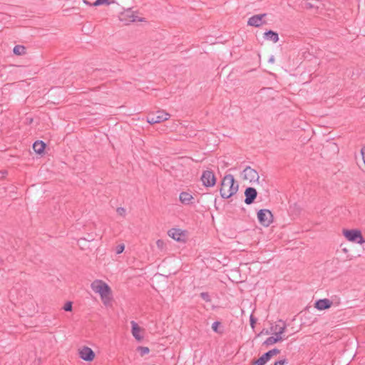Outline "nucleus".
<instances>
[{
    "mask_svg": "<svg viewBox=\"0 0 365 365\" xmlns=\"http://www.w3.org/2000/svg\"><path fill=\"white\" fill-rule=\"evenodd\" d=\"M200 297L205 302H210V296H209L208 293H207V292H202L200 294Z\"/></svg>",
    "mask_w": 365,
    "mask_h": 365,
    "instance_id": "a878e982",
    "label": "nucleus"
},
{
    "mask_svg": "<svg viewBox=\"0 0 365 365\" xmlns=\"http://www.w3.org/2000/svg\"><path fill=\"white\" fill-rule=\"evenodd\" d=\"M170 116L169 113L163 110H158L156 113L149 114L147 117V121L150 124L158 123L168 120Z\"/></svg>",
    "mask_w": 365,
    "mask_h": 365,
    "instance_id": "39448f33",
    "label": "nucleus"
},
{
    "mask_svg": "<svg viewBox=\"0 0 365 365\" xmlns=\"http://www.w3.org/2000/svg\"><path fill=\"white\" fill-rule=\"evenodd\" d=\"M156 245L158 247L161 248L163 247V245H164V242L163 240H158L157 242H156Z\"/></svg>",
    "mask_w": 365,
    "mask_h": 365,
    "instance_id": "7c9ffc66",
    "label": "nucleus"
},
{
    "mask_svg": "<svg viewBox=\"0 0 365 365\" xmlns=\"http://www.w3.org/2000/svg\"><path fill=\"white\" fill-rule=\"evenodd\" d=\"M257 219L262 225L268 227L273 221V215L270 210L262 209L257 212Z\"/></svg>",
    "mask_w": 365,
    "mask_h": 365,
    "instance_id": "20e7f679",
    "label": "nucleus"
},
{
    "mask_svg": "<svg viewBox=\"0 0 365 365\" xmlns=\"http://www.w3.org/2000/svg\"><path fill=\"white\" fill-rule=\"evenodd\" d=\"M332 303L328 299H319L315 303V307L318 310H324L331 307Z\"/></svg>",
    "mask_w": 365,
    "mask_h": 365,
    "instance_id": "dca6fc26",
    "label": "nucleus"
},
{
    "mask_svg": "<svg viewBox=\"0 0 365 365\" xmlns=\"http://www.w3.org/2000/svg\"><path fill=\"white\" fill-rule=\"evenodd\" d=\"M250 325L252 328L255 327V324L256 323V319H255V317H253V315H251L250 316Z\"/></svg>",
    "mask_w": 365,
    "mask_h": 365,
    "instance_id": "c756f323",
    "label": "nucleus"
},
{
    "mask_svg": "<svg viewBox=\"0 0 365 365\" xmlns=\"http://www.w3.org/2000/svg\"><path fill=\"white\" fill-rule=\"evenodd\" d=\"M137 350L140 352V356H144L150 352V349L146 346H138Z\"/></svg>",
    "mask_w": 365,
    "mask_h": 365,
    "instance_id": "4be33fe9",
    "label": "nucleus"
},
{
    "mask_svg": "<svg viewBox=\"0 0 365 365\" xmlns=\"http://www.w3.org/2000/svg\"><path fill=\"white\" fill-rule=\"evenodd\" d=\"M286 329V324L284 322L279 320L275 323V324L272 325L271 331L273 334H282Z\"/></svg>",
    "mask_w": 365,
    "mask_h": 365,
    "instance_id": "ddd939ff",
    "label": "nucleus"
},
{
    "mask_svg": "<svg viewBox=\"0 0 365 365\" xmlns=\"http://www.w3.org/2000/svg\"><path fill=\"white\" fill-rule=\"evenodd\" d=\"M220 323L219 322H215L212 324V329L214 331L218 332V327L220 326Z\"/></svg>",
    "mask_w": 365,
    "mask_h": 365,
    "instance_id": "c85d7f7f",
    "label": "nucleus"
},
{
    "mask_svg": "<svg viewBox=\"0 0 365 365\" xmlns=\"http://www.w3.org/2000/svg\"><path fill=\"white\" fill-rule=\"evenodd\" d=\"M267 362V359L263 356L259 357L257 360L253 362L254 365H264Z\"/></svg>",
    "mask_w": 365,
    "mask_h": 365,
    "instance_id": "b1692460",
    "label": "nucleus"
},
{
    "mask_svg": "<svg viewBox=\"0 0 365 365\" xmlns=\"http://www.w3.org/2000/svg\"><path fill=\"white\" fill-rule=\"evenodd\" d=\"M179 200L183 205H188L193 203V195L187 192H182L179 195Z\"/></svg>",
    "mask_w": 365,
    "mask_h": 365,
    "instance_id": "2eb2a0df",
    "label": "nucleus"
},
{
    "mask_svg": "<svg viewBox=\"0 0 365 365\" xmlns=\"http://www.w3.org/2000/svg\"><path fill=\"white\" fill-rule=\"evenodd\" d=\"M278 341H280V338H275L274 336H272L268 337L264 342V344L269 346L272 345Z\"/></svg>",
    "mask_w": 365,
    "mask_h": 365,
    "instance_id": "412c9836",
    "label": "nucleus"
},
{
    "mask_svg": "<svg viewBox=\"0 0 365 365\" xmlns=\"http://www.w3.org/2000/svg\"><path fill=\"white\" fill-rule=\"evenodd\" d=\"M264 38L267 40L273 41L274 43H277L279 41L278 34L272 31H268L265 32Z\"/></svg>",
    "mask_w": 365,
    "mask_h": 365,
    "instance_id": "f3484780",
    "label": "nucleus"
},
{
    "mask_svg": "<svg viewBox=\"0 0 365 365\" xmlns=\"http://www.w3.org/2000/svg\"><path fill=\"white\" fill-rule=\"evenodd\" d=\"M239 185L235 182L232 175H226L221 183L220 195L222 198L228 199L234 195L238 190Z\"/></svg>",
    "mask_w": 365,
    "mask_h": 365,
    "instance_id": "f03ea898",
    "label": "nucleus"
},
{
    "mask_svg": "<svg viewBox=\"0 0 365 365\" xmlns=\"http://www.w3.org/2000/svg\"><path fill=\"white\" fill-rule=\"evenodd\" d=\"M26 48L21 45H16L14 46L13 52L17 56H21L25 53Z\"/></svg>",
    "mask_w": 365,
    "mask_h": 365,
    "instance_id": "aec40b11",
    "label": "nucleus"
},
{
    "mask_svg": "<svg viewBox=\"0 0 365 365\" xmlns=\"http://www.w3.org/2000/svg\"><path fill=\"white\" fill-rule=\"evenodd\" d=\"M45 146L46 145L43 141H36L33 145V149L36 153L41 154L43 152Z\"/></svg>",
    "mask_w": 365,
    "mask_h": 365,
    "instance_id": "a211bd4d",
    "label": "nucleus"
},
{
    "mask_svg": "<svg viewBox=\"0 0 365 365\" xmlns=\"http://www.w3.org/2000/svg\"><path fill=\"white\" fill-rule=\"evenodd\" d=\"M63 309L66 312H70L72 310V303L71 302H68L65 304L63 307Z\"/></svg>",
    "mask_w": 365,
    "mask_h": 365,
    "instance_id": "bb28decb",
    "label": "nucleus"
},
{
    "mask_svg": "<svg viewBox=\"0 0 365 365\" xmlns=\"http://www.w3.org/2000/svg\"><path fill=\"white\" fill-rule=\"evenodd\" d=\"M120 20L128 24L131 22L142 21L143 19L138 17L133 11H127L122 15Z\"/></svg>",
    "mask_w": 365,
    "mask_h": 365,
    "instance_id": "9d476101",
    "label": "nucleus"
},
{
    "mask_svg": "<svg viewBox=\"0 0 365 365\" xmlns=\"http://www.w3.org/2000/svg\"><path fill=\"white\" fill-rule=\"evenodd\" d=\"M203 185L206 187H212L215 185L216 179L213 172L206 170L203 172L201 177Z\"/></svg>",
    "mask_w": 365,
    "mask_h": 365,
    "instance_id": "1a4fd4ad",
    "label": "nucleus"
},
{
    "mask_svg": "<svg viewBox=\"0 0 365 365\" xmlns=\"http://www.w3.org/2000/svg\"><path fill=\"white\" fill-rule=\"evenodd\" d=\"M168 235L177 242H185L186 232L178 228H172L168 231Z\"/></svg>",
    "mask_w": 365,
    "mask_h": 365,
    "instance_id": "6e6552de",
    "label": "nucleus"
},
{
    "mask_svg": "<svg viewBox=\"0 0 365 365\" xmlns=\"http://www.w3.org/2000/svg\"><path fill=\"white\" fill-rule=\"evenodd\" d=\"M280 352V351L277 349H273L272 350H269V351L264 354L262 356L264 358L267 359V361L270 360V359L277 354H278Z\"/></svg>",
    "mask_w": 365,
    "mask_h": 365,
    "instance_id": "6ab92c4d",
    "label": "nucleus"
},
{
    "mask_svg": "<svg viewBox=\"0 0 365 365\" xmlns=\"http://www.w3.org/2000/svg\"><path fill=\"white\" fill-rule=\"evenodd\" d=\"M274 61V58L273 56H272L269 59V62L270 63H273Z\"/></svg>",
    "mask_w": 365,
    "mask_h": 365,
    "instance_id": "f704fd0d",
    "label": "nucleus"
},
{
    "mask_svg": "<svg viewBox=\"0 0 365 365\" xmlns=\"http://www.w3.org/2000/svg\"><path fill=\"white\" fill-rule=\"evenodd\" d=\"M245 202L247 205H250L251 203H252L254 202L255 199L256 198L257 192L255 188L247 187L245 190Z\"/></svg>",
    "mask_w": 365,
    "mask_h": 365,
    "instance_id": "9b49d317",
    "label": "nucleus"
},
{
    "mask_svg": "<svg viewBox=\"0 0 365 365\" xmlns=\"http://www.w3.org/2000/svg\"><path fill=\"white\" fill-rule=\"evenodd\" d=\"M103 4H106V5L110 4L109 0H96L95 2H93L92 4V6H101V5H103Z\"/></svg>",
    "mask_w": 365,
    "mask_h": 365,
    "instance_id": "5701e85b",
    "label": "nucleus"
},
{
    "mask_svg": "<svg viewBox=\"0 0 365 365\" xmlns=\"http://www.w3.org/2000/svg\"><path fill=\"white\" fill-rule=\"evenodd\" d=\"M282 335V334H279V335L278 334H274L273 336H274L275 338H280V341H282L284 339Z\"/></svg>",
    "mask_w": 365,
    "mask_h": 365,
    "instance_id": "473e14b6",
    "label": "nucleus"
},
{
    "mask_svg": "<svg viewBox=\"0 0 365 365\" xmlns=\"http://www.w3.org/2000/svg\"><path fill=\"white\" fill-rule=\"evenodd\" d=\"M79 357L86 361H92L95 358V353L88 346H83L78 349Z\"/></svg>",
    "mask_w": 365,
    "mask_h": 365,
    "instance_id": "0eeeda50",
    "label": "nucleus"
},
{
    "mask_svg": "<svg viewBox=\"0 0 365 365\" xmlns=\"http://www.w3.org/2000/svg\"><path fill=\"white\" fill-rule=\"evenodd\" d=\"M124 250H125L124 244H120L116 246L115 252H116V254L119 255V254L122 253L124 251Z\"/></svg>",
    "mask_w": 365,
    "mask_h": 365,
    "instance_id": "393cba45",
    "label": "nucleus"
},
{
    "mask_svg": "<svg viewBox=\"0 0 365 365\" xmlns=\"http://www.w3.org/2000/svg\"><path fill=\"white\" fill-rule=\"evenodd\" d=\"M91 289L100 295L105 306L110 304L113 299L110 287L103 280L96 279L91 284Z\"/></svg>",
    "mask_w": 365,
    "mask_h": 365,
    "instance_id": "f257e3e1",
    "label": "nucleus"
},
{
    "mask_svg": "<svg viewBox=\"0 0 365 365\" xmlns=\"http://www.w3.org/2000/svg\"><path fill=\"white\" fill-rule=\"evenodd\" d=\"M243 180H247L251 183L258 182L259 175L258 173L250 166L246 167L242 173Z\"/></svg>",
    "mask_w": 365,
    "mask_h": 365,
    "instance_id": "423d86ee",
    "label": "nucleus"
},
{
    "mask_svg": "<svg viewBox=\"0 0 365 365\" xmlns=\"http://www.w3.org/2000/svg\"><path fill=\"white\" fill-rule=\"evenodd\" d=\"M265 16V14L255 15L248 19L247 24L252 26L258 27L262 24V19Z\"/></svg>",
    "mask_w": 365,
    "mask_h": 365,
    "instance_id": "4468645a",
    "label": "nucleus"
},
{
    "mask_svg": "<svg viewBox=\"0 0 365 365\" xmlns=\"http://www.w3.org/2000/svg\"><path fill=\"white\" fill-rule=\"evenodd\" d=\"M116 212L119 215L121 216H125V210L123 207H118Z\"/></svg>",
    "mask_w": 365,
    "mask_h": 365,
    "instance_id": "cd10ccee",
    "label": "nucleus"
},
{
    "mask_svg": "<svg viewBox=\"0 0 365 365\" xmlns=\"http://www.w3.org/2000/svg\"><path fill=\"white\" fill-rule=\"evenodd\" d=\"M83 1L86 5L92 6V4H91L88 0H83Z\"/></svg>",
    "mask_w": 365,
    "mask_h": 365,
    "instance_id": "72a5a7b5",
    "label": "nucleus"
},
{
    "mask_svg": "<svg viewBox=\"0 0 365 365\" xmlns=\"http://www.w3.org/2000/svg\"><path fill=\"white\" fill-rule=\"evenodd\" d=\"M343 235L349 242L359 245H362L365 242V240L359 230H344Z\"/></svg>",
    "mask_w": 365,
    "mask_h": 365,
    "instance_id": "7ed1b4c3",
    "label": "nucleus"
},
{
    "mask_svg": "<svg viewBox=\"0 0 365 365\" xmlns=\"http://www.w3.org/2000/svg\"><path fill=\"white\" fill-rule=\"evenodd\" d=\"M343 251L345 252H347L346 248L343 249Z\"/></svg>",
    "mask_w": 365,
    "mask_h": 365,
    "instance_id": "c9c22d12",
    "label": "nucleus"
},
{
    "mask_svg": "<svg viewBox=\"0 0 365 365\" xmlns=\"http://www.w3.org/2000/svg\"><path fill=\"white\" fill-rule=\"evenodd\" d=\"M285 360H280L278 361H276L274 365H284Z\"/></svg>",
    "mask_w": 365,
    "mask_h": 365,
    "instance_id": "2f4dec72",
    "label": "nucleus"
},
{
    "mask_svg": "<svg viewBox=\"0 0 365 365\" xmlns=\"http://www.w3.org/2000/svg\"><path fill=\"white\" fill-rule=\"evenodd\" d=\"M130 324H131V327H132L131 332H132L133 337L138 341H142L143 339V336L141 335L140 333L142 332L143 329L141 327H140L138 325V324L134 321H131Z\"/></svg>",
    "mask_w": 365,
    "mask_h": 365,
    "instance_id": "f8f14e48",
    "label": "nucleus"
}]
</instances>
